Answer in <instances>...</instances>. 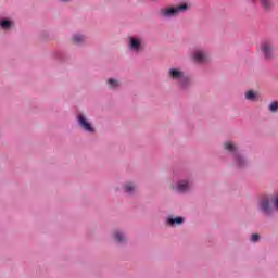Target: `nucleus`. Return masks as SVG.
Returning a JSON list of instances; mask_svg holds the SVG:
<instances>
[{
  "mask_svg": "<svg viewBox=\"0 0 278 278\" xmlns=\"http://www.w3.org/2000/svg\"><path fill=\"white\" fill-rule=\"evenodd\" d=\"M245 99L248 101H252V102H255L257 101L258 97H257V93L253 90H249L245 92Z\"/></svg>",
  "mask_w": 278,
  "mask_h": 278,
  "instance_id": "9b49d317",
  "label": "nucleus"
},
{
  "mask_svg": "<svg viewBox=\"0 0 278 278\" xmlns=\"http://www.w3.org/2000/svg\"><path fill=\"white\" fill-rule=\"evenodd\" d=\"M193 60L199 64H205V62L210 60V55H207V52L203 50H195L193 53Z\"/></svg>",
  "mask_w": 278,
  "mask_h": 278,
  "instance_id": "423d86ee",
  "label": "nucleus"
},
{
  "mask_svg": "<svg viewBox=\"0 0 278 278\" xmlns=\"http://www.w3.org/2000/svg\"><path fill=\"white\" fill-rule=\"evenodd\" d=\"M0 27L2 29H10V27H12V22L4 20L0 22Z\"/></svg>",
  "mask_w": 278,
  "mask_h": 278,
  "instance_id": "dca6fc26",
  "label": "nucleus"
},
{
  "mask_svg": "<svg viewBox=\"0 0 278 278\" xmlns=\"http://www.w3.org/2000/svg\"><path fill=\"white\" fill-rule=\"evenodd\" d=\"M224 147L226 151H229L230 153H235V162L239 168H244L247 166V160H244V157H242V155L238 153V147H236L231 142H226Z\"/></svg>",
  "mask_w": 278,
  "mask_h": 278,
  "instance_id": "f03ea898",
  "label": "nucleus"
},
{
  "mask_svg": "<svg viewBox=\"0 0 278 278\" xmlns=\"http://www.w3.org/2000/svg\"><path fill=\"white\" fill-rule=\"evenodd\" d=\"M184 12H188V4L169 5L161 8L159 10V16L161 18H175V16H179Z\"/></svg>",
  "mask_w": 278,
  "mask_h": 278,
  "instance_id": "f257e3e1",
  "label": "nucleus"
},
{
  "mask_svg": "<svg viewBox=\"0 0 278 278\" xmlns=\"http://www.w3.org/2000/svg\"><path fill=\"white\" fill-rule=\"evenodd\" d=\"M113 238L115 240V242H125V235H123L121 231L116 230L113 233Z\"/></svg>",
  "mask_w": 278,
  "mask_h": 278,
  "instance_id": "ddd939ff",
  "label": "nucleus"
},
{
  "mask_svg": "<svg viewBox=\"0 0 278 278\" xmlns=\"http://www.w3.org/2000/svg\"><path fill=\"white\" fill-rule=\"evenodd\" d=\"M190 188H192V184H190L188 180H180L176 186L177 192H188Z\"/></svg>",
  "mask_w": 278,
  "mask_h": 278,
  "instance_id": "1a4fd4ad",
  "label": "nucleus"
},
{
  "mask_svg": "<svg viewBox=\"0 0 278 278\" xmlns=\"http://www.w3.org/2000/svg\"><path fill=\"white\" fill-rule=\"evenodd\" d=\"M252 242H257L260 240V236L257 233L252 235L251 237Z\"/></svg>",
  "mask_w": 278,
  "mask_h": 278,
  "instance_id": "6ab92c4d",
  "label": "nucleus"
},
{
  "mask_svg": "<svg viewBox=\"0 0 278 278\" xmlns=\"http://www.w3.org/2000/svg\"><path fill=\"white\" fill-rule=\"evenodd\" d=\"M261 52L263 53L265 60H273L275 48L273 47V43L264 41L261 43Z\"/></svg>",
  "mask_w": 278,
  "mask_h": 278,
  "instance_id": "7ed1b4c3",
  "label": "nucleus"
},
{
  "mask_svg": "<svg viewBox=\"0 0 278 278\" xmlns=\"http://www.w3.org/2000/svg\"><path fill=\"white\" fill-rule=\"evenodd\" d=\"M269 112H273V113L278 112V102L277 101L270 103Z\"/></svg>",
  "mask_w": 278,
  "mask_h": 278,
  "instance_id": "a211bd4d",
  "label": "nucleus"
},
{
  "mask_svg": "<svg viewBox=\"0 0 278 278\" xmlns=\"http://www.w3.org/2000/svg\"><path fill=\"white\" fill-rule=\"evenodd\" d=\"M274 203H275V205H276V208L278 210V197L275 198Z\"/></svg>",
  "mask_w": 278,
  "mask_h": 278,
  "instance_id": "aec40b11",
  "label": "nucleus"
},
{
  "mask_svg": "<svg viewBox=\"0 0 278 278\" xmlns=\"http://www.w3.org/2000/svg\"><path fill=\"white\" fill-rule=\"evenodd\" d=\"M73 42L75 45H81V42H84V40H86V37H84V35H74L73 38H72Z\"/></svg>",
  "mask_w": 278,
  "mask_h": 278,
  "instance_id": "4468645a",
  "label": "nucleus"
},
{
  "mask_svg": "<svg viewBox=\"0 0 278 278\" xmlns=\"http://www.w3.org/2000/svg\"><path fill=\"white\" fill-rule=\"evenodd\" d=\"M261 210L262 212H264V214H270L271 208H270V202L268 201V199L264 198L261 201Z\"/></svg>",
  "mask_w": 278,
  "mask_h": 278,
  "instance_id": "9d476101",
  "label": "nucleus"
},
{
  "mask_svg": "<svg viewBox=\"0 0 278 278\" xmlns=\"http://www.w3.org/2000/svg\"><path fill=\"white\" fill-rule=\"evenodd\" d=\"M124 189H125V192H127L128 194H131V192L136 190V186H134L131 182H128L125 185Z\"/></svg>",
  "mask_w": 278,
  "mask_h": 278,
  "instance_id": "2eb2a0df",
  "label": "nucleus"
},
{
  "mask_svg": "<svg viewBox=\"0 0 278 278\" xmlns=\"http://www.w3.org/2000/svg\"><path fill=\"white\" fill-rule=\"evenodd\" d=\"M129 49L135 53H140V51H144V42H142V39L130 37Z\"/></svg>",
  "mask_w": 278,
  "mask_h": 278,
  "instance_id": "20e7f679",
  "label": "nucleus"
},
{
  "mask_svg": "<svg viewBox=\"0 0 278 278\" xmlns=\"http://www.w3.org/2000/svg\"><path fill=\"white\" fill-rule=\"evenodd\" d=\"M77 121L79 126L85 130L88 131L89 134H93L94 128H92V125L88 122L86 116L84 114H79L77 116Z\"/></svg>",
  "mask_w": 278,
  "mask_h": 278,
  "instance_id": "39448f33",
  "label": "nucleus"
},
{
  "mask_svg": "<svg viewBox=\"0 0 278 278\" xmlns=\"http://www.w3.org/2000/svg\"><path fill=\"white\" fill-rule=\"evenodd\" d=\"M168 225H170V227H175V225H181V223H184V217H169L167 219Z\"/></svg>",
  "mask_w": 278,
  "mask_h": 278,
  "instance_id": "f8f14e48",
  "label": "nucleus"
},
{
  "mask_svg": "<svg viewBox=\"0 0 278 278\" xmlns=\"http://www.w3.org/2000/svg\"><path fill=\"white\" fill-rule=\"evenodd\" d=\"M63 1H68V0H63Z\"/></svg>",
  "mask_w": 278,
  "mask_h": 278,
  "instance_id": "4be33fe9",
  "label": "nucleus"
},
{
  "mask_svg": "<svg viewBox=\"0 0 278 278\" xmlns=\"http://www.w3.org/2000/svg\"><path fill=\"white\" fill-rule=\"evenodd\" d=\"M108 84L110 88H118V86H121V83H118V80L112 78L108 80Z\"/></svg>",
  "mask_w": 278,
  "mask_h": 278,
  "instance_id": "f3484780",
  "label": "nucleus"
},
{
  "mask_svg": "<svg viewBox=\"0 0 278 278\" xmlns=\"http://www.w3.org/2000/svg\"><path fill=\"white\" fill-rule=\"evenodd\" d=\"M250 3H252V5H255V3H257V0H248Z\"/></svg>",
  "mask_w": 278,
  "mask_h": 278,
  "instance_id": "412c9836",
  "label": "nucleus"
},
{
  "mask_svg": "<svg viewBox=\"0 0 278 278\" xmlns=\"http://www.w3.org/2000/svg\"><path fill=\"white\" fill-rule=\"evenodd\" d=\"M263 12L270 13L271 10H275V2L273 0H258Z\"/></svg>",
  "mask_w": 278,
  "mask_h": 278,
  "instance_id": "6e6552de",
  "label": "nucleus"
},
{
  "mask_svg": "<svg viewBox=\"0 0 278 278\" xmlns=\"http://www.w3.org/2000/svg\"><path fill=\"white\" fill-rule=\"evenodd\" d=\"M169 79H174V81H184L186 75L184 72L177 68H170L168 72Z\"/></svg>",
  "mask_w": 278,
  "mask_h": 278,
  "instance_id": "0eeeda50",
  "label": "nucleus"
}]
</instances>
